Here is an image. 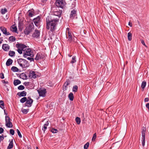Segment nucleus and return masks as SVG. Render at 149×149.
<instances>
[{"label":"nucleus","instance_id":"22","mask_svg":"<svg viewBox=\"0 0 149 149\" xmlns=\"http://www.w3.org/2000/svg\"><path fill=\"white\" fill-rule=\"evenodd\" d=\"M20 77L24 80H25L27 79V76L25 73H23L20 74Z\"/></svg>","mask_w":149,"mask_h":149},{"label":"nucleus","instance_id":"61","mask_svg":"<svg viewBox=\"0 0 149 149\" xmlns=\"http://www.w3.org/2000/svg\"><path fill=\"white\" fill-rule=\"evenodd\" d=\"M26 84H27V83L26 82H25L24 83V84L26 85Z\"/></svg>","mask_w":149,"mask_h":149},{"label":"nucleus","instance_id":"33","mask_svg":"<svg viewBox=\"0 0 149 149\" xmlns=\"http://www.w3.org/2000/svg\"><path fill=\"white\" fill-rule=\"evenodd\" d=\"M26 100H27V98L26 97H24L21 99L20 101L21 103H24L25 102H26Z\"/></svg>","mask_w":149,"mask_h":149},{"label":"nucleus","instance_id":"39","mask_svg":"<svg viewBox=\"0 0 149 149\" xmlns=\"http://www.w3.org/2000/svg\"><path fill=\"white\" fill-rule=\"evenodd\" d=\"M41 59V57L40 56V55L39 54H37L35 58V60H38L39 59Z\"/></svg>","mask_w":149,"mask_h":149},{"label":"nucleus","instance_id":"16","mask_svg":"<svg viewBox=\"0 0 149 149\" xmlns=\"http://www.w3.org/2000/svg\"><path fill=\"white\" fill-rule=\"evenodd\" d=\"M70 81L69 79H67L66 81L64 83L63 86L65 90H66L67 89V86L70 84Z\"/></svg>","mask_w":149,"mask_h":149},{"label":"nucleus","instance_id":"32","mask_svg":"<svg viewBox=\"0 0 149 149\" xmlns=\"http://www.w3.org/2000/svg\"><path fill=\"white\" fill-rule=\"evenodd\" d=\"M15 38L13 36H10L9 38V41L13 42L15 40Z\"/></svg>","mask_w":149,"mask_h":149},{"label":"nucleus","instance_id":"13","mask_svg":"<svg viewBox=\"0 0 149 149\" xmlns=\"http://www.w3.org/2000/svg\"><path fill=\"white\" fill-rule=\"evenodd\" d=\"M0 30L3 32V33L6 35H10L9 32H7V29L4 27L2 26L0 28Z\"/></svg>","mask_w":149,"mask_h":149},{"label":"nucleus","instance_id":"49","mask_svg":"<svg viewBox=\"0 0 149 149\" xmlns=\"http://www.w3.org/2000/svg\"><path fill=\"white\" fill-rule=\"evenodd\" d=\"M27 59L30 61V62L34 61L33 58L31 57H28L27 58Z\"/></svg>","mask_w":149,"mask_h":149},{"label":"nucleus","instance_id":"29","mask_svg":"<svg viewBox=\"0 0 149 149\" xmlns=\"http://www.w3.org/2000/svg\"><path fill=\"white\" fill-rule=\"evenodd\" d=\"M146 82L145 81H143L141 84V87L143 89V91L144 88H145L146 86Z\"/></svg>","mask_w":149,"mask_h":149},{"label":"nucleus","instance_id":"42","mask_svg":"<svg viewBox=\"0 0 149 149\" xmlns=\"http://www.w3.org/2000/svg\"><path fill=\"white\" fill-rule=\"evenodd\" d=\"M51 132L54 133H56L58 132V130L52 128L51 130Z\"/></svg>","mask_w":149,"mask_h":149},{"label":"nucleus","instance_id":"51","mask_svg":"<svg viewBox=\"0 0 149 149\" xmlns=\"http://www.w3.org/2000/svg\"><path fill=\"white\" fill-rule=\"evenodd\" d=\"M3 129L1 127H0V134H1L3 132Z\"/></svg>","mask_w":149,"mask_h":149},{"label":"nucleus","instance_id":"30","mask_svg":"<svg viewBox=\"0 0 149 149\" xmlns=\"http://www.w3.org/2000/svg\"><path fill=\"white\" fill-rule=\"evenodd\" d=\"M0 107L2 109H4L5 108L4 102L1 100H0Z\"/></svg>","mask_w":149,"mask_h":149},{"label":"nucleus","instance_id":"58","mask_svg":"<svg viewBox=\"0 0 149 149\" xmlns=\"http://www.w3.org/2000/svg\"><path fill=\"white\" fill-rule=\"evenodd\" d=\"M128 25H129L131 27L132 26V24L131 22H129L128 23Z\"/></svg>","mask_w":149,"mask_h":149},{"label":"nucleus","instance_id":"48","mask_svg":"<svg viewBox=\"0 0 149 149\" xmlns=\"http://www.w3.org/2000/svg\"><path fill=\"white\" fill-rule=\"evenodd\" d=\"M0 77L1 79H3L4 78V77L3 73H1L0 74Z\"/></svg>","mask_w":149,"mask_h":149},{"label":"nucleus","instance_id":"8","mask_svg":"<svg viewBox=\"0 0 149 149\" xmlns=\"http://www.w3.org/2000/svg\"><path fill=\"white\" fill-rule=\"evenodd\" d=\"M6 125L8 128H12L13 125L12 122H10V119L8 116H6L5 117Z\"/></svg>","mask_w":149,"mask_h":149},{"label":"nucleus","instance_id":"64","mask_svg":"<svg viewBox=\"0 0 149 149\" xmlns=\"http://www.w3.org/2000/svg\"><path fill=\"white\" fill-rule=\"evenodd\" d=\"M148 110H149V108H148Z\"/></svg>","mask_w":149,"mask_h":149},{"label":"nucleus","instance_id":"47","mask_svg":"<svg viewBox=\"0 0 149 149\" xmlns=\"http://www.w3.org/2000/svg\"><path fill=\"white\" fill-rule=\"evenodd\" d=\"M47 126H46L45 125H44L43 127L42 128V130H43V131L44 132V133H45V131L47 129Z\"/></svg>","mask_w":149,"mask_h":149},{"label":"nucleus","instance_id":"62","mask_svg":"<svg viewBox=\"0 0 149 149\" xmlns=\"http://www.w3.org/2000/svg\"><path fill=\"white\" fill-rule=\"evenodd\" d=\"M36 149H38V147H36Z\"/></svg>","mask_w":149,"mask_h":149},{"label":"nucleus","instance_id":"15","mask_svg":"<svg viewBox=\"0 0 149 149\" xmlns=\"http://www.w3.org/2000/svg\"><path fill=\"white\" fill-rule=\"evenodd\" d=\"M77 15L76 11L74 10H71L70 15V19H73Z\"/></svg>","mask_w":149,"mask_h":149},{"label":"nucleus","instance_id":"14","mask_svg":"<svg viewBox=\"0 0 149 149\" xmlns=\"http://www.w3.org/2000/svg\"><path fill=\"white\" fill-rule=\"evenodd\" d=\"M40 31L39 30L36 29L35 30L34 33L33 34L32 36L34 38H37L40 36Z\"/></svg>","mask_w":149,"mask_h":149},{"label":"nucleus","instance_id":"54","mask_svg":"<svg viewBox=\"0 0 149 149\" xmlns=\"http://www.w3.org/2000/svg\"><path fill=\"white\" fill-rule=\"evenodd\" d=\"M2 82H3V83L8 84V81H6L4 80H3L2 81Z\"/></svg>","mask_w":149,"mask_h":149},{"label":"nucleus","instance_id":"35","mask_svg":"<svg viewBox=\"0 0 149 149\" xmlns=\"http://www.w3.org/2000/svg\"><path fill=\"white\" fill-rule=\"evenodd\" d=\"M27 13L29 17H32L33 15V13L32 11L31 10H29Z\"/></svg>","mask_w":149,"mask_h":149},{"label":"nucleus","instance_id":"63","mask_svg":"<svg viewBox=\"0 0 149 149\" xmlns=\"http://www.w3.org/2000/svg\"><path fill=\"white\" fill-rule=\"evenodd\" d=\"M28 149H31L30 148H28Z\"/></svg>","mask_w":149,"mask_h":149},{"label":"nucleus","instance_id":"9","mask_svg":"<svg viewBox=\"0 0 149 149\" xmlns=\"http://www.w3.org/2000/svg\"><path fill=\"white\" fill-rule=\"evenodd\" d=\"M33 102V100L30 97H28L27 98V100L25 103V106L28 107H31Z\"/></svg>","mask_w":149,"mask_h":149},{"label":"nucleus","instance_id":"1","mask_svg":"<svg viewBox=\"0 0 149 149\" xmlns=\"http://www.w3.org/2000/svg\"><path fill=\"white\" fill-rule=\"evenodd\" d=\"M46 20V29H50V31L53 32L56 29V26L58 22L59 19L58 18H52L49 17H47Z\"/></svg>","mask_w":149,"mask_h":149},{"label":"nucleus","instance_id":"40","mask_svg":"<svg viewBox=\"0 0 149 149\" xmlns=\"http://www.w3.org/2000/svg\"><path fill=\"white\" fill-rule=\"evenodd\" d=\"M17 88L19 90H23L24 89L25 87L23 85H21L19 86Z\"/></svg>","mask_w":149,"mask_h":149},{"label":"nucleus","instance_id":"27","mask_svg":"<svg viewBox=\"0 0 149 149\" xmlns=\"http://www.w3.org/2000/svg\"><path fill=\"white\" fill-rule=\"evenodd\" d=\"M11 70L13 72H17L19 71V69L15 66H13L11 68Z\"/></svg>","mask_w":149,"mask_h":149},{"label":"nucleus","instance_id":"53","mask_svg":"<svg viewBox=\"0 0 149 149\" xmlns=\"http://www.w3.org/2000/svg\"><path fill=\"white\" fill-rule=\"evenodd\" d=\"M149 100V99L148 97L146 98H145L144 101L145 102H148Z\"/></svg>","mask_w":149,"mask_h":149},{"label":"nucleus","instance_id":"25","mask_svg":"<svg viewBox=\"0 0 149 149\" xmlns=\"http://www.w3.org/2000/svg\"><path fill=\"white\" fill-rule=\"evenodd\" d=\"M145 130L143 129L142 131V140H145Z\"/></svg>","mask_w":149,"mask_h":149},{"label":"nucleus","instance_id":"60","mask_svg":"<svg viewBox=\"0 0 149 149\" xmlns=\"http://www.w3.org/2000/svg\"><path fill=\"white\" fill-rule=\"evenodd\" d=\"M42 0V1L43 2H45L46 1H47V0Z\"/></svg>","mask_w":149,"mask_h":149},{"label":"nucleus","instance_id":"56","mask_svg":"<svg viewBox=\"0 0 149 149\" xmlns=\"http://www.w3.org/2000/svg\"><path fill=\"white\" fill-rule=\"evenodd\" d=\"M146 107L147 108H149V103H148L146 104Z\"/></svg>","mask_w":149,"mask_h":149},{"label":"nucleus","instance_id":"2","mask_svg":"<svg viewBox=\"0 0 149 149\" xmlns=\"http://www.w3.org/2000/svg\"><path fill=\"white\" fill-rule=\"evenodd\" d=\"M17 62L20 66L22 68L29 66V64L28 63V61L25 59L21 58H19L17 60Z\"/></svg>","mask_w":149,"mask_h":149},{"label":"nucleus","instance_id":"45","mask_svg":"<svg viewBox=\"0 0 149 149\" xmlns=\"http://www.w3.org/2000/svg\"><path fill=\"white\" fill-rule=\"evenodd\" d=\"M17 134H18L19 136V137L20 138H21L22 137V136L21 135V134L20 132V131H19V130L18 129H17Z\"/></svg>","mask_w":149,"mask_h":149},{"label":"nucleus","instance_id":"55","mask_svg":"<svg viewBox=\"0 0 149 149\" xmlns=\"http://www.w3.org/2000/svg\"><path fill=\"white\" fill-rule=\"evenodd\" d=\"M141 43L143 45L145 46L146 47H147V46L145 44L144 41L143 40H141Z\"/></svg>","mask_w":149,"mask_h":149},{"label":"nucleus","instance_id":"37","mask_svg":"<svg viewBox=\"0 0 149 149\" xmlns=\"http://www.w3.org/2000/svg\"><path fill=\"white\" fill-rule=\"evenodd\" d=\"M7 10L6 8H5L3 9H2L1 10V13L3 15L5 14L6 12H7Z\"/></svg>","mask_w":149,"mask_h":149},{"label":"nucleus","instance_id":"17","mask_svg":"<svg viewBox=\"0 0 149 149\" xmlns=\"http://www.w3.org/2000/svg\"><path fill=\"white\" fill-rule=\"evenodd\" d=\"M29 77L31 78H35L36 77V74L34 71H30L29 72Z\"/></svg>","mask_w":149,"mask_h":149},{"label":"nucleus","instance_id":"4","mask_svg":"<svg viewBox=\"0 0 149 149\" xmlns=\"http://www.w3.org/2000/svg\"><path fill=\"white\" fill-rule=\"evenodd\" d=\"M16 47L18 48L17 52L20 54L22 53V51L24 52L25 48H27V46L25 45L19 44H17Z\"/></svg>","mask_w":149,"mask_h":149},{"label":"nucleus","instance_id":"19","mask_svg":"<svg viewBox=\"0 0 149 149\" xmlns=\"http://www.w3.org/2000/svg\"><path fill=\"white\" fill-rule=\"evenodd\" d=\"M2 48L5 51H8L9 49V47L8 45L6 44H4L3 45Z\"/></svg>","mask_w":149,"mask_h":149},{"label":"nucleus","instance_id":"50","mask_svg":"<svg viewBox=\"0 0 149 149\" xmlns=\"http://www.w3.org/2000/svg\"><path fill=\"white\" fill-rule=\"evenodd\" d=\"M3 135H2V136H0V143L1 142V141L3 140L4 139V137L3 136Z\"/></svg>","mask_w":149,"mask_h":149},{"label":"nucleus","instance_id":"20","mask_svg":"<svg viewBox=\"0 0 149 149\" xmlns=\"http://www.w3.org/2000/svg\"><path fill=\"white\" fill-rule=\"evenodd\" d=\"M13 62V60L10 58H9L7 60L6 62V65L9 66L12 64Z\"/></svg>","mask_w":149,"mask_h":149},{"label":"nucleus","instance_id":"5","mask_svg":"<svg viewBox=\"0 0 149 149\" xmlns=\"http://www.w3.org/2000/svg\"><path fill=\"white\" fill-rule=\"evenodd\" d=\"M34 27V26L33 24L29 25L26 27L24 30V33L26 35L29 34L33 30Z\"/></svg>","mask_w":149,"mask_h":149},{"label":"nucleus","instance_id":"57","mask_svg":"<svg viewBox=\"0 0 149 149\" xmlns=\"http://www.w3.org/2000/svg\"><path fill=\"white\" fill-rule=\"evenodd\" d=\"M44 125H45L46 126H47L49 125V123L48 121L46 122L44 124Z\"/></svg>","mask_w":149,"mask_h":149},{"label":"nucleus","instance_id":"21","mask_svg":"<svg viewBox=\"0 0 149 149\" xmlns=\"http://www.w3.org/2000/svg\"><path fill=\"white\" fill-rule=\"evenodd\" d=\"M13 146V141L12 139L11 141L10 142L8 146L7 149H11L12 148Z\"/></svg>","mask_w":149,"mask_h":149},{"label":"nucleus","instance_id":"18","mask_svg":"<svg viewBox=\"0 0 149 149\" xmlns=\"http://www.w3.org/2000/svg\"><path fill=\"white\" fill-rule=\"evenodd\" d=\"M26 92L23 91L21 92H18L17 94L19 97H24L26 95Z\"/></svg>","mask_w":149,"mask_h":149},{"label":"nucleus","instance_id":"44","mask_svg":"<svg viewBox=\"0 0 149 149\" xmlns=\"http://www.w3.org/2000/svg\"><path fill=\"white\" fill-rule=\"evenodd\" d=\"M10 134L12 135H13L14 134L15 131L13 129H11L10 130Z\"/></svg>","mask_w":149,"mask_h":149},{"label":"nucleus","instance_id":"36","mask_svg":"<svg viewBox=\"0 0 149 149\" xmlns=\"http://www.w3.org/2000/svg\"><path fill=\"white\" fill-rule=\"evenodd\" d=\"M75 120L77 124H79L81 122L80 118L78 117H77L76 118Z\"/></svg>","mask_w":149,"mask_h":149},{"label":"nucleus","instance_id":"31","mask_svg":"<svg viewBox=\"0 0 149 149\" xmlns=\"http://www.w3.org/2000/svg\"><path fill=\"white\" fill-rule=\"evenodd\" d=\"M9 55L11 57H13L15 56V53L14 51H10L9 52Z\"/></svg>","mask_w":149,"mask_h":149},{"label":"nucleus","instance_id":"3","mask_svg":"<svg viewBox=\"0 0 149 149\" xmlns=\"http://www.w3.org/2000/svg\"><path fill=\"white\" fill-rule=\"evenodd\" d=\"M28 56L31 57L33 56V52L31 51V49L28 48V47L27 46V48H25V49L24 50L23 56L24 58H26Z\"/></svg>","mask_w":149,"mask_h":149},{"label":"nucleus","instance_id":"26","mask_svg":"<svg viewBox=\"0 0 149 149\" xmlns=\"http://www.w3.org/2000/svg\"><path fill=\"white\" fill-rule=\"evenodd\" d=\"M11 27L13 30H12L11 29V31H12L13 32L15 33L17 32V29L16 26L14 25H13L11 26Z\"/></svg>","mask_w":149,"mask_h":149},{"label":"nucleus","instance_id":"28","mask_svg":"<svg viewBox=\"0 0 149 149\" xmlns=\"http://www.w3.org/2000/svg\"><path fill=\"white\" fill-rule=\"evenodd\" d=\"M132 34L130 32H129L127 34L128 39L129 41H131L132 39Z\"/></svg>","mask_w":149,"mask_h":149},{"label":"nucleus","instance_id":"43","mask_svg":"<svg viewBox=\"0 0 149 149\" xmlns=\"http://www.w3.org/2000/svg\"><path fill=\"white\" fill-rule=\"evenodd\" d=\"M76 62V60H75V57L73 56L72 57V60L70 62L71 63H73Z\"/></svg>","mask_w":149,"mask_h":149},{"label":"nucleus","instance_id":"59","mask_svg":"<svg viewBox=\"0 0 149 149\" xmlns=\"http://www.w3.org/2000/svg\"><path fill=\"white\" fill-rule=\"evenodd\" d=\"M3 41V39L2 38H0V44L2 43V42Z\"/></svg>","mask_w":149,"mask_h":149},{"label":"nucleus","instance_id":"46","mask_svg":"<svg viewBox=\"0 0 149 149\" xmlns=\"http://www.w3.org/2000/svg\"><path fill=\"white\" fill-rule=\"evenodd\" d=\"M96 138V133H95L93 135V136L92 139V141H94L95 140Z\"/></svg>","mask_w":149,"mask_h":149},{"label":"nucleus","instance_id":"41","mask_svg":"<svg viewBox=\"0 0 149 149\" xmlns=\"http://www.w3.org/2000/svg\"><path fill=\"white\" fill-rule=\"evenodd\" d=\"M89 145V143L87 142L84 146V149H87Z\"/></svg>","mask_w":149,"mask_h":149},{"label":"nucleus","instance_id":"52","mask_svg":"<svg viewBox=\"0 0 149 149\" xmlns=\"http://www.w3.org/2000/svg\"><path fill=\"white\" fill-rule=\"evenodd\" d=\"M145 140H142V145L143 146H144L145 145Z\"/></svg>","mask_w":149,"mask_h":149},{"label":"nucleus","instance_id":"10","mask_svg":"<svg viewBox=\"0 0 149 149\" xmlns=\"http://www.w3.org/2000/svg\"><path fill=\"white\" fill-rule=\"evenodd\" d=\"M37 91L39 94V96L42 97H45V94L47 93L46 89L45 88L40 89L38 90Z\"/></svg>","mask_w":149,"mask_h":149},{"label":"nucleus","instance_id":"7","mask_svg":"<svg viewBox=\"0 0 149 149\" xmlns=\"http://www.w3.org/2000/svg\"><path fill=\"white\" fill-rule=\"evenodd\" d=\"M55 3L57 6L61 8H63L66 4L65 2L63 0H56Z\"/></svg>","mask_w":149,"mask_h":149},{"label":"nucleus","instance_id":"38","mask_svg":"<svg viewBox=\"0 0 149 149\" xmlns=\"http://www.w3.org/2000/svg\"><path fill=\"white\" fill-rule=\"evenodd\" d=\"M29 110V109H22V113L24 114H26L28 112Z\"/></svg>","mask_w":149,"mask_h":149},{"label":"nucleus","instance_id":"11","mask_svg":"<svg viewBox=\"0 0 149 149\" xmlns=\"http://www.w3.org/2000/svg\"><path fill=\"white\" fill-rule=\"evenodd\" d=\"M40 17L38 16L33 19V22L35 25L38 27L39 25L40 22Z\"/></svg>","mask_w":149,"mask_h":149},{"label":"nucleus","instance_id":"23","mask_svg":"<svg viewBox=\"0 0 149 149\" xmlns=\"http://www.w3.org/2000/svg\"><path fill=\"white\" fill-rule=\"evenodd\" d=\"M68 97L71 101H73L74 99V96L73 93L70 92L68 95Z\"/></svg>","mask_w":149,"mask_h":149},{"label":"nucleus","instance_id":"34","mask_svg":"<svg viewBox=\"0 0 149 149\" xmlns=\"http://www.w3.org/2000/svg\"><path fill=\"white\" fill-rule=\"evenodd\" d=\"M78 89V86L77 85H75L73 86L72 88V91L74 92H77Z\"/></svg>","mask_w":149,"mask_h":149},{"label":"nucleus","instance_id":"6","mask_svg":"<svg viewBox=\"0 0 149 149\" xmlns=\"http://www.w3.org/2000/svg\"><path fill=\"white\" fill-rule=\"evenodd\" d=\"M66 37L68 40L71 42L72 40V32L68 28L66 29Z\"/></svg>","mask_w":149,"mask_h":149},{"label":"nucleus","instance_id":"24","mask_svg":"<svg viewBox=\"0 0 149 149\" xmlns=\"http://www.w3.org/2000/svg\"><path fill=\"white\" fill-rule=\"evenodd\" d=\"M21 81L19 79H17L14 81L13 84L15 86L21 84Z\"/></svg>","mask_w":149,"mask_h":149},{"label":"nucleus","instance_id":"12","mask_svg":"<svg viewBox=\"0 0 149 149\" xmlns=\"http://www.w3.org/2000/svg\"><path fill=\"white\" fill-rule=\"evenodd\" d=\"M53 11V14L55 15L58 16L59 18L61 17V14L62 13V10H56V11L54 10Z\"/></svg>","mask_w":149,"mask_h":149}]
</instances>
